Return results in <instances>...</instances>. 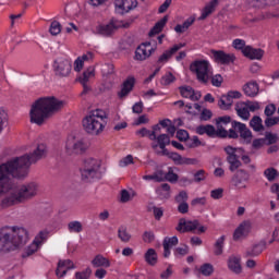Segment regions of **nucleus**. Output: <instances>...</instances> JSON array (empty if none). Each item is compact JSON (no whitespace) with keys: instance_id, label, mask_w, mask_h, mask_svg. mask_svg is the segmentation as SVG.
<instances>
[{"instance_id":"obj_1","label":"nucleus","mask_w":279,"mask_h":279,"mask_svg":"<svg viewBox=\"0 0 279 279\" xmlns=\"http://www.w3.org/2000/svg\"><path fill=\"white\" fill-rule=\"evenodd\" d=\"M46 157L47 146L39 144L33 153L14 157L0 165V197L9 193L0 202L1 208H10V206L23 204V202L36 197V193H38V185L36 183L22 185L17 191H14V180L12 178L15 180H25L29 175V167Z\"/></svg>"},{"instance_id":"obj_2","label":"nucleus","mask_w":279,"mask_h":279,"mask_svg":"<svg viewBox=\"0 0 279 279\" xmlns=\"http://www.w3.org/2000/svg\"><path fill=\"white\" fill-rule=\"evenodd\" d=\"M66 106L64 100H60L54 96L41 97L37 99L31 107V123L43 125L51 114L59 112Z\"/></svg>"},{"instance_id":"obj_3","label":"nucleus","mask_w":279,"mask_h":279,"mask_svg":"<svg viewBox=\"0 0 279 279\" xmlns=\"http://www.w3.org/2000/svg\"><path fill=\"white\" fill-rule=\"evenodd\" d=\"M28 239L29 233L23 227H3L0 229V252H14L25 245Z\"/></svg>"},{"instance_id":"obj_4","label":"nucleus","mask_w":279,"mask_h":279,"mask_svg":"<svg viewBox=\"0 0 279 279\" xmlns=\"http://www.w3.org/2000/svg\"><path fill=\"white\" fill-rule=\"evenodd\" d=\"M106 112L101 109H96L90 111L83 119V128L87 134L92 136H99L101 132H104V128H106L105 121Z\"/></svg>"},{"instance_id":"obj_5","label":"nucleus","mask_w":279,"mask_h":279,"mask_svg":"<svg viewBox=\"0 0 279 279\" xmlns=\"http://www.w3.org/2000/svg\"><path fill=\"white\" fill-rule=\"evenodd\" d=\"M81 180L83 182L90 183L94 180H101V160L93 157L85 158L83 165L80 168Z\"/></svg>"},{"instance_id":"obj_6","label":"nucleus","mask_w":279,"mask_h":279,"mask_svg":"<svg viewBox=\"0 0 279 279\" xmlns=\"http://www.w3.org/2000/svg\"><path fill=\"white\" fill-rule=\"evenodd\" d=\"M225 151L227 154V162L230 165L229 171H231L232 173H234V171H238L239 168L242 167V162H244V165H250L252 162L250 156L243 155L245 154V149L243 148H236L229 145L225 147ZM239 158H241L242 162L241 160H239Z\"/></svg>"},{"instance_id":"obj_7","label":"nucleus","mask_w":279,"mask_h":279,"mask_svg":"<svg viewBox=\"0 0 279 279\" xmlns=\"http://www.w3.org/2000/svg\"><path fill=\"white\" fill-rule=\"evenodd\" d=\"M210 63L206 60H195L190 64V71L195 73L196 80L202 84H208V69Z\"/></svg>"},{"instance_id":"obj_8","label":"nucleus","mask_w":279,"mask_h":279,"mask_svg":"<svg viewBox=\"0 0 279 279\" xmlns=\"http://www.w3.org/2000/svg\"><path fill=\"white\" fill-rule=\"evenodd\" d=\"M196 134L204 136L206 134L208 138H228V130L216 129L213 124H201L196 128Z\"/></svg>"},{"instance_id":"obj_9","label":"nucleus","mask_w":279,"mask_h":279,"mask_svg":"<svg viewBox=\"0 0 279 279\" xmlns=\"http://www.w3.org/2000/svg\"><path fill=\"white\" fill-rule=\"evenodd\" d=\"M121 22L116 19H111L108 24H99L96 26L95 34L98 36H104L105 38H110V36H114L117 29H120Z\"/></svg>"},{"instance_id":"obj_10","label":"nucleus","mask_w":279,"mask_h":279,"mask_svg":"<svg viewBox=\"0 0 279 279\" xmlns=\"http://www.w3.org/2000/svg\"><path fill=\"white\" fill-rule=\"evenodd\" d=\"M53 69L58 77H69L73 65L71 64V61L63 59L61 61H54Z\"/></svg>"},{"instance_id":"obj_11","label":"nucleus","mask_w":279,"mask_h":279,"mask_svg":"<svg viewBox=\"0 0 279 279\" xmlns=\"http://www.w3.org/2000/svg\"><path fill=\"white\" fill-rule=\"evenodd\" d=\"M199 228V220H186V218H181L175 227L177 232L184 234L186 232H194Z\"/></svg>"},{"instance_id":"obj_12","label":"nucleus","mask_w":279,"mask_h":279,"mask_svg":"<svg viewBox=\"0 0 279 279\" xmlns=\"http://www.w3.org/2000/svg\"><path fill=\"white\" fill-rule=\"evenodd\" d=\"M243 182H250V172L245 169H239L231 178V184L235 189H246L247 186Z\"/></svg>"},{"instance_id":"obj_13","label":"nucleus","mask_w":279,"mask_h":279,"mask_svg":"<svg viewBox=\"0 0 279 279\" xmlns=\"http://www.w3.org/2000/svg\"><path fill=\"white\" fill-rule=\"evenodd\" d=\"M211 53L215 62L218 64H232L234 63V60H236L234 53H226L222 50H211Z\"/></svg>"},{"instance_id":"obj_14","label":"nucleus","mask_w":279,"mask_h":279,"mask_svg":"<svg viewBox=\"0 0 279 279\" xmlns=\"http://www.w3.org/2000/svg\"><path fill=\"white\" fill-rule=\"evenodd\" d=\"M114 5L118 14H125L137 8L138 2L136 0H116Z\"/></svg>"},{"instance_id":"obj_15","label":"nucleus","mask_w":279,"mask_h":279,"mask_svg":"<svg viewBox=\"0 0 279 279\" xmlns=\"http://www.w3.org/2000/svg\"><path fill=\"white\" fill-rule=\"evenodd\" d=\"M65 151L68 156L84 154V151H86V144H84L82 141L68 142L65 145Z\"/></svg>"},{"instance_id":"obj_16","label":"nucleus","mask_w":279,"mask_h":279,"mask_svg":"<svg viewBox=\"0 0 279 279\" xmlns=\"http://www.w3.org/2000/svg\"><path fill=\"white\" fill-rule=\"evenodd\" d=\"M135 84H136V78L134 76H129L122 83L121 90L118 92L119 99H125V97H128V95H130V93L134 90Z\"/></svg>"},{"instance_id":"obj_17","label":"nucleus","mask_w":279,"mask_h":279,"mask_svg":"<svg viewBox=\"0 0 279 279\" xmlns=\"http://www.w3.org/2000/svg\"><path fill=\"white\" fill-rule=\"evenodd\" d=\"M232 128H233V130H238L241 138L246 141V143H248V144L252 143V131L250 129H247V125H245V123H241L236 120H233Z\"/></svg>"},{"instance_id":"obj_18","label":"nucleus","mask_w":279,"mask_h":279,"mask_svg":"<svg viewBox=\"0 0 279 279\" xmlns=\"http://www.w3.org/2000/svg\"><path fill=\"white\" fill-rule=\"evenodd\" d=\"M182 47H186V44H178L174 45L169 50H166L157 60V64H166L168 60H171V58L174 56V53H178Z\"/></svg>"},{"instance_id":"obj_19","label":"nucleus","mask_w":279,"mask_h":279,"mask_svg":"<svg viewBox=\"0 0 279 279\" xmlns=\"http://www.w3.org/2000/svg\"><path fill=\"white\" fill-rule=\"evenodd\" d=\"M252 232V222L243 221L233 232V241H239L241 236H247Z\"/></svg>"},{"instance_id":"obj_20","label":"nucleus","mask_w":279,"mask_h":279,"mask_svg":"<svg viewBox=\"0 0 279 279\" xmlns=\"http://www.w3.org/2000/svg\"><path fill=\"white\" fill-rule=\"evenodd\" d=\"M243 56L245 58H248L250 60H263V56H265V50L246 46L243 50Z\"/></svg>"},{"instance_id":"obj_21","label":"nucleus","mask_w":279,"mask_h":279,"mask_svg":"<svg viewBox=\"0 0 279 279\" xmlns=\"http://www.w3.org/2000/svg\"><path fill=\"white\" fill-rule=\"evenodd\" d=\"M179 240L178 236H172V238H165L162 242L163 246V258H169L171 256V247H175L178 245Z\"/></svg>"},{"instance_id":"obj_22","label":"nucleus","mask_w":279,"mask_h":279,"mask_svg":"<svg viewBox=\"0 0 279 279\" xmlns=\"http://www.w3.org/2000/svg\"><path fill=\"white\" fill-rule=\"evenodd\" d=\"M267 250V242L265 240H262L259 243L253 245L251 250H247L245 252L246 257H254V256H260L263 252Z\"/></svg>"},{"instance_id":"obj_23","label":"nucleus","mask_w":279,"mask_h":279,"mask_svg":"<svg viewBox=\"0 0 279 279\" xmlns=\"http://www.w3.org/2000/svg\"><path fill=\"white\" fill-rule=\"evenodd\" d=\"M259 90L260 88L258 86V83H256V81L248 82L243 86V93L244 95H246V97H256Z\"/></svg>"},{"instance_id":"obj_24","label":"nucleus","mask_w":279,"mask_h":279,"mask_svg":"<svg viewBox=\"0 0 279 279\" xmlns=\"http://www.w3.org/2000/svg\"><path fill=\"white\" fill-rule=\"evenodd\" d=\"M169 22V15H165L161 20H159L154 27L148 33V36L151 38L156 36L157 34H160L162 29H165V25Z\"/></svg>"},{"instance_id":"obj_25","label":"nucleus","mask_w":279,"mask_h":279,"mask_svg":"<svg viewBox=\"0 0 279 279\" xmlns=\"http://www.w3.org/2000/svg\"><path fill=\"white\" fill-rule=\"evenodd\" d=\"M235 112L240 119L247 121L250 119V109L247 102H238L235 105Z\"/></svg>"},{"instance_id":"obj_26","label":"nucleus","mask_w":279,"mask_h":279,"mask_svg":"<svg viewBox=\"0 0 279 279\" xmlns=\"http://www.w3.org/2000/svg\"><path fill=\"white\" fill-rule=\"evenodd\" d=\"M219 5V0H211L204 9L202 12V15L199 16V21H205V19H208L210 14L215 12V8Z\"/></svg>"},{"instance_id":"obj_27","label":"nucleus","mask_w":279,"mask_h":279,"mask_svg":"<svg viewBox=\"0 0 279 279\" xmlns=\"http://www.w3.org/2000/svg\"><path fill=\"white\" fill-rule=\"evenodd\" d=\"M168 158H170L174 165H193V162H195V159L182 157V155L178 153H171Z\"/></svg>"},{"instance_id":"obj_28","label":"nucleus","mask_w":279,"mask_h":279,"mask_svg":"<svg viewBox=\"0 0 279 279\" xmlns=\"http://www.w3.org/2000/svg\"><path fill=\"white\" fill-rule=\"evenodd\" d=\"M232 104H234V100L232 99V96L228 92V94L222 95L220 97L218 106L220 110H230V108H232Z\"/></svg>"},{"instance_id":"obj_29","label":"nucleus","mask_w":279,"mask_h":279,"mask_svg":"<svg viewBox=\"0 0 279 279\" xmlns=\"http://www.w3.org/2000/svg\"><path fill=\"white\" fill-rule=\"evenodd\" d=\"M144 258L147 265H150V267H155V265L158 264V253H156V250L154 248H148L144 255Z\"/></svg>"},{"instance_id":"obj_30","label":"nucleus","mask_w":279,"mask_h":279,"mask_svg":"<svg viewBox=\"0 0 279 279\" xmlns=\"http://www.w3.org/2000/svg\"><path fill=\"white\" fill-rule=\"evenodd\" d=\"M228 267L231 271H233V274H241L243 270L241 268V258L234 256L229 257Z\"/></svg>"},{"instance_id":"obj_31","label":"nucleus","mask_w":279,"mask_h":279,"mask_svg":"<svg viewBox=\"0 0 279 279\" xmlns=\"http://www.w3.org/2000/svg\"><path fill=\"white\" fill-rule=\"evenodd\" d=\"M250 126L254 132H264L265 125H263V119L259 116H254L250 121Z\"/></svg>"},{"instance_id":"obj_32","label":"nucleus","mask_w":279,"mask_h":279,"mask_svg":"<svg viewBox=\"0 0 279 279\" xmlns=\"http://www.w3.org/2000/svg\"><path fill=\"white\" fill-rule=\"evenodd\" d=\"M179 178L180 177L178 175V173L173 172V168H168L167 173H165V171H162L163 182H170L171 184H175V182H178Z\"/></svg>"},{"instance_id":"obj_33","label":"nucleus","mask_w":279,"mask_h":279,"mask_svg":"<svg viewBox=\"0 0 279 279\" xmlns=\"http://www.w3.org/2000/svg\"><path fill=\"white\" fill-rule=\"evenodd\" d=\"M92 265L94 267H105L108 268L110 267V260L104 255H96L95 258L92 260Z\"/></svg>"},{"instance_id":"obj_34","label":"nucleus","mask_w":279,"mask_h":279,"mask_svg":"<svg viewBox=\"0 0 279 279\" xmlns=\"http://www.w3.org/2000/svg\"><path fill=\"white\" fill-rule=\"evenodd\" d=\"M38 247H40V241L34 240L33 243L24 251L22 257L28 258V256H33L38 252Z\"/></svg>"},{"instance_id":"obj_35","label":"nucleus","mask_w":279,"mask_h":279,"mask_svg":"<svg viewBox=\"0 0 279 279\" xmlns=\"http://www.w3.org/2000/svg\"><path fill=\"white\" fill-rule=\"evenodd\" d=\"M118 238L122 241V243H130V240L132 239V234L128 232V228L124 226H121L118 229Z\"/></svg>"},{"instance_id":"obj_36","label":"nucleus","mask_w":279,"mask_h":279,"mask_svg":"<svg viewBox=\"0 0 279 279\" xmlns=\"http://www.w3.org/2000/svg\"><path fill=\"white\" fill-rule=\"evenodd\" d=\"M226 243V235L220 236L214 244V254L215 256H221L223 254V245Z\"/></svg>"},{"instance_id":"obj_37","label":"nucleus","mask_w":279,"mask_h":279,"mask_svg":"<svg viewBox=\"0 0 279 279\" xmlns=\"http://www.w3.org/2000/svg\"><path fill=\"white\" fill-rule=\"evenodd\" d=\"M228 123L232 124V117L230 116H223L216 119L217 130H226L223 125H228Z\"/></svg>"},{"instance_id":"obj_38","label":"nucleus","mask_w":279,"mask_h":279,"mask_svg":"<svg viewBox=\"0 0 279 279\" xmlns=\"http://www.w3.org/2000/svg\"><path fill=\"white\" fill-rule=\"evenodd\" d=\"M62 267H66V269H75V264H73L71 259L59 260L56 276H60V269H62Z\"/></svg>"},{"instance_id":"obj_39","label":"nucleus","mask_w":279,"mask_h":279,"mask_svg":"<svg viewBox=\"0 0 279 279\" xmlns=\"http://www.w3.org/2000/svg\"><path fill=\"white\" fill-rule=\"evenodd\" d=\"M180 95L183 96L185 99H193L195 95V89L191 86H181L179 87Z\"/></svg>"},{"instance_id":"obj_40","label":"nucleus","mask_w":279,"mask_h":279,"mask_svg":"<svg viewBox=\"0 0 279 279\" xmlns=\"http://www.w3.org/2000/svg\"><path fill=\"white\" fill-rule=\"evenodd\" d=\"M93 73H95V70L93 68H88L81 76H78L77 82H80V84H88V80H90V75H93Z\"/></svg>"},{"instance_id":"obj_41","label":"nucleus","mask_w":279,"mask_h":279,"mask_svg":"<svg viewBox=\"0 0 279 279\" xmlns=\"http://www.w3.org/2000/svg\"><path fill=\"white\" fill-rule=\"evenodd\" d=\"M265 178H267L268 182H274L276 178H279V172L276 168H268L264 171Z\"/></svg>"},{"instance_id":"obj_42","label":"nucleus","mask_w":279,"mask_h":279,"mask_svg":"<svg viewBox=\"0 0 279 279\" xmlns=\"http://www.w3.org/2000/svg\"><path fill=\"white\" fill-rule=\"evenodd\" d=\"M173 82H175V76L171 72L166 73L160 80L161 86H169L173 84Z\"/></svg>"},{"instance_id":"obj_43","label":"nucleus","mask_w":279,"mask_h":279,"mask_svg":"<svg viewBox=\"0 0 279 279\" xmlns=\"http://www.w3.org/2000/svg\"><path fill=\"white\" fill-rule=\"evenodd\" d=\"M157 143L159 147H167V145H171V137L168 134H160L157 136Z\"/></svg>"},{"instance_id":"obj_44","label":"nucleus","mask_w":279,"mask_h":279,"mask_svg":"<svg viewBox=\"0 0 279 279\" xmlns=\"http://www.w3.org/2000/svg\"><path fill=\"white\" fill-rule=\"evenodd\" d=\"M264 138H265L266 145H276V143H278L279 141L278 134L271 133V132H266Z\"/></svg>"},{"instance_id":"obj_45","label":"nucleus","mask_w":279,"mask_h":279,"mask_svg":"<svg viewBox=\"0 0 279 279\" xmlns=\"http://www.w3.org/2000/svg\"><path fill=\"white\" fill-rule=\"evenodd\" d=\"M149 58V54L147 53V49L143 47H137L135 51V60H140L143 62V60H147Z\"/></svg>"},{"instance_id":"obj_46","label":"nucleus","mask_w":279,"mask_h":279,"mask_svg":"<svg viewBox=\"0 0 279 279\" xmlns=\"http://www.w3.org/2000/svg\"><path fill=\"white\" fill-rule=\"evenodd\" d=\"M143 180H155V182H165V179H162V170H158L154 174L144 175Z\"/></svg>"},{"instance_id":"obj_47","label":"nucleus","mask_w":279,"mask_h":279,"mask_svg":"<svg viewBox=\"0 0 279 279\" xmlns=\"http://www.w3.org/2000/svg\"><path fill=\"white\" fill-rule=\"evenodd\" d=\"M49 32H50L51 36H58V34H60V32H62V25L60 24V22H58V21L51 22Z\"/></svg>"},{"instance_id":"obj_48","label":"nucleus","mask_w":279,"mask_h":279,"mask_svg":"<svg viewBox=\"0 0 279 279\" xmlns=\"http://www.w3.org/2000/svg\"><path fill=\"white\" fill-rule=\"evenodd\" d=\"M68 230L70 232H76L80 233L82 232L83 228H82V222L80 221H71L68 223Z\"/></svg>"},{"instance_id":"obj_49","label":"nucleus","mask_w":279,"mask_h":279,"mask_svg":"<svg viewBox=\"0 0 279 279\" xmlns=\"http://www.w3.org/2000/svg\"><path fill=\"white\" fill-rule=\"evenodd\" d=\"M199 271L203 276H213L215 268L211 264H204L201 266Z\"/></svg>"},{"instance_id":"obj_50","label":"nucleus","mask_w":279,"mask_h":279,"mask_svg":"<svg viewBox=\"0 0 279 279\" xmlns=\"http://www.w3.org/2000/svg\"><path fill=\"white\" fill-rule=\"evenodd\" d=\"M93 275V269L86 268L85 270L75 272L76 279H89Z\"/></svg>"},{"instance_id":"obj_51","label":"nucleus","mask_w":279,"mask_h":279,"mask_svg":"<svg viewBox=\"0 0 279 279\" xmlns=\"http://www.w3.org/2000/svg\"><path fill=\"white\" fill-rule=\"evenodd\" d=\"M102 75L105 77H110V76L114 75V64H112V63L105 64V66L102 69Z\"/></svg>"},{"instance_id":"obj_52","label":"nucleus","mask_w":279,"mask_h":279,"mask_svg":"<svg viewBox=\"0 0 279 279\" xmlns=\"http://www.w3.org/2000/svg\"><path fill=\"white\" fill-rule=\"evenodd\" d=\"M199 145H202V141H199L197 135H194L191 141H186V147H189V149H195V147H199Z\"/></svg>"},{"instance_id":"obj_53","label":"nucleus","mask_w":279,"mask_h":279,"mask_svg":"<svg viewBox=\"0 0 279 279\" xmlns=\"http://www.w3.org/2000/svg\"><path fill=\"white\" fill-rule=\"evenodd\" d=\"M177 138L181 143H186V141L190 138L189 131L180 129L177 131Z\"/></svg>"},{"instance_id":"obj_54","label":"nucleus","mask_w":279,"mask_h":279,"mask_svg":"<svg viewBox=\"0 0 279 279\" xmlns=\"http://www.w3.org/2000/svg\"><path fill=\"white\" fill-rule=\"evenodd\" d=\"M232 47L233 49H236L238 51H242L243 53V50L245 49V40L244 39H234L232 41Z\"/></svg>"},{"instance_id":"obj_55","label":"nucleus","mask_w":279,"mask_h":279,"mask_svg":"<svg viewBox=\"0 0 279 279\" xmlns=\"http://www.w3.org/2000/svg\"><path fill=\"white\" fill-rule=\"evenodd\" d=\"M153 215L156 221H160L165 216V209H162V207L153 206Z\"/></svg>"},{"instance_id":"obj_56","label":"nucleus","mask_w":279,"mask_h":279,"mask_svg":"<svg viewBox=\"0 0 279 279\" xmlns=\"http://www.w3.org/2000/svg\"><path fill=\"white\" fill-rule=\"evenodd\" d=\"M174 199H175L177 204L186 203V202H189V193H186V191H181L174 197Z\"/></svg>"},{"instance_id":"obj_57","label":"nucleus","mask_w":279,"mask_h":279,"mask_svg":"<svg viewBox=\"0 0 279 279\" xmlns=\"http://www.w3.org/2000/svg\"><path fill=\"white\" fill-rule=\"evenodd\" d=\"M266 128H274V125H278L279 123V117H268L264 121Z\"/></svg>"},{"instance_id":"obj_58","label":"nucleus","mask_w":279,"mask_h":279,"mask_svg":"<svg viewBox=\"0 0 279 279\" xmlns=\"http://www.w3.org/2000/svg\"><path fill=\"white\" fill-rule=\"evenodd\" d=\"M213 119V111H210L209 109H203V111L201 112L199 116V120L201 121H210Z\"/></svg>"},{"instance_id":"obj_59","label":"nucleus","mask_w":279,"mask_h":279,"mask_svg":"<svg viewBox=\"0 0 279 279\" xmlns=\"http://www.w3.org/2000/svg\"><path fill=\"white\" fill-rule=\"evenodd\" d=\"M211 84L213 86H216V88L221 87V84H223V76H221L220 74L211 76Z\"/></svg>"},{"instance_id":"obj_60","label":"nucleus","mask_w":279,"mask_h":279,"mask_svg":"<svg viewBox=\"0 0 279 279\" xmlns=\"http://www.w3.org/2000/svg\"><path fill=\"white\" fill-rule=\"evenodd\" d=\"M8 121V112H5V109L0 108V134L3 132V123H7Z\"/></svg>"},{"instance_id":"obj_61","label":"nucleus","mask_w":279,"mask_h":279,"mask_svg":"<svg viewBox=\"0 0 279 279\" xmlns=\"http://www.w3.org/2000/svg\"><path fill=\"white\" fill-rule=\"evenodd\" d=\"M206 180V171L205 170H198L194 173V182H204Z\"/></svg>"},{"instance_id":"obj_62","label":"nucleus","mask_w":279,"mask_h":279,"mask_svg":"<svg viewBox=\"0 0 279 279\" xmlns=\"http://www.w3.org/2000/svg\"><path fill=\"white\" fill-rule=\"evenodd\" d=\"M189 254V245H183L174 250V256H186Z\"/></svg>"},{"instance_id":"obj_63","label":"nucleus","mask_w":279,"mask_h":279,"mask_svg":"<svg viewBox=\"0 0 279 279\" xmlns=\"http://www.w3.org/2000/svg\"><path fill=\"white\" fill-rule=\"evenodd\" d=\"M264 114L268 118V117H274V114H276V105L270 104L268 106H266L265 110H264Z\"/></svg>"},{"instance_id":"obj_64","label":"nucleus","mask_w":279,"mask_h":279,"mask_svg":"<svg viewBox=\"0 0 279 279\" xmlns=\"http://www.w3.org/2000/svg\"><path fill=\"white\" fill-rule=\"evenodd\" d=\"M178 213H180L181 215H186L189 213V203H179L178 205Z\"/></svg>"}]
</instances>
